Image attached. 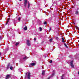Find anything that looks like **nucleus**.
<instances>
[{
    "label": "nucleus",
    "instance_id": "f257e3e1",
    "mask_svg": "<svg viewBox=\"0 0 79 79\" xmlns=\"http://www.w3.org/2000/svg\"><path fill=\"white\" fill-rule=\"evenodd\" d=\"M36 64H37V62L36 61H34V62L30 64L29 66H30L31 65L32 66H35Z\"/></svg>",
    "mask_w": 79,
    "mask_h": 79
},
{
    "label": "nucleus",
    "instance_id": "f03ea898",
    "mask_svg": "<svg viewBox=\"0 0 79 79\" xmlns=\"http://www.w3.org/2000/svg\"><path fill=\"white\" fill-rule=\"evenodd\" d=\"M31 73L29 72L27 73V75L28 79H31V78L30 77L31 76Z\"/></svg>",
    "mask_w": 79,
    "mask_h": 79
},
{
    "label": "nucleus",
    "instance_id": "7ed1b4c3",
    "mask_svg": "<svg viewBox=\"0 0 79 79\" xmlns=\"http://www.w3.org/2000/svg\"><path fill=\"white\" fill-rule=\"evenodd\" d=\"M27 44L28 46H30V45H31V43L29 42V40H27Z\"/></svg>",
    "mask_w": 79,
    "mask_h": 79
},
{
    "label": "nucleus",
    "instance_id": "20e7f679",
    "mask_svg": "<svg viewBox=\"0 0 79 79\" xmlns=\"http://www.w3.org/2000/svg\"><path fill=\"white\" fill-rule=\"evenodd\" d=\"M24 6L26 7L27 5V0H24Z\"/></svg>",
    "mask_w": 79,
    "mask_h": 79
},
{
    "label": "nucleus",
    "instance_id": "39448f33",
    "mask_svg": "<svg viewBox=\"0 0 79 79\" xmlns=\"http://www.w3.org/2000/svg\"><path fill=\"white\" fill-rule=\"evenodd\" d=\"M71 66L72 68H74V65H73V61L72 60L71 62Z\"/></svg>",
    "mask_w": 79,
    "mask_h": 79
},
{
    "label": "nucleus",
    "instance_id": "423d86ee",
    "mask_svg": "<svg viewBox=\"0 0 79 79\" xmlns=\"http://www.w3.org/2000/svg\"><path fill=\"white\" fill-rule=\"evenodd\" d=\"M10 77V75H7L6 77V79H8L9 77Z\"/></svg>",
    "mask_w": 79,
    "mask_h": 79
},
{
    "label": "nucleus",
    "instance_id": "0eeeda50",
    "mask_svg": "<svg viewBox=\"0 0 79 79\" xmlns=\"http://www.w3.org/2000/svg\"><path fill=\"white\" fill-rule=\"evenodd\" d=\"M23 60H27V57L26 56H24L23 58Z\"/></svg>",
    "mask_w": 79,
    "mask_h": 79
},
{
    "label": "nucleus",
    "instance_id": "6e6552de",
    "mask_svg": "<svg viewBox=\"0 0 79 79\" xmlns=\"http://www.w3.org/2000/svg\"><path fill=\"white\" fill-rule=\"evenodd\" d=\"M45 71L44 70H43L42 71V74L43 75H44L45 74Z\"/></svg>",
    "mask_w": 79,
    "mask_h": 79
},
{
    "label": "nucleus",
    "instance_id": "1a4fd4ad",
    "mask_svg": "<svg viewBox=\"0 0 79 79\" xmlns=\"http://www.w3.org/2000/svg\"><path fill=\"white\" fill-rule=\"evenodd\" d=\"M23 29L25 30V31L27 30V27L25 26L23 28Z\"/></svg>",
    "mask_w": 79,
    "mask_h": 79
},
{
    "label": "nucleus",
    "instance_id": "9d476101",
    "mask_svg": "<svg viewBox=\"0 0 79 79\" xmlns=\"http://www.w3.org/2000/svg\"><path fill=\"white\" fill-rule=\"evenodd\" d=\"M75 13L76 15H78V14H79V12L77 10L75 12Z\"/></svg>",
    "mask_w": 79,
    "mask_h": 79
},
{
    "label": "nucleus",
    "instance_id": "9b49d317",
    "mask_svg": "<svg viewBox=\"0 0 79 79\" xmlns=\"http://www.w3.org/2000/svg\"><path fill=\"white\" fill-rule=\"evenodd\" d=\"M10 68V64H8L7 66V69H8V68Z\"/></svg>",
    "mask_w": 79,
    "mask_h": 79
},
{
    "label": "nucleus",
    "instance_id": "f8f14e48",
    "mask_svg": "<svg viewBox=\"0 0 79 79\" xmlns=\"http://www.w3.org/2000/svg\"><path fill=\"white\" fill-rule=\"evenodd\" d=\"M28 8H29V6H30V4H29V2H28Z\"/></svg>",
    "mask_w": 79,
    "mask_h": 79
},
{
    "label": "nucleus",
    "instance_id": "ddd939ff",
    "mask_svg": "<svg viewBox=\"0 0 79 79\" xmlns=\"http://www.w3.org/2000/svg\"><path fill=\"white\" fill-rule=\"evenodd\" d=\"M64 45L66 48H68V46L66 45V43H64Z\"/></svg>",
    "mask_w": 79,
    "mask_h": 79
},
{
    "label": "nucleus",
    "instance_id": "4468645a",
    "mask_svg": "<svg viewBox=\"0 0 79 79\" xmlns=\"http://www.w3.org/2000/svg\"><path fill=\"white\" fill-rule=\"evenodd\" d=\"M42 27H40V31H42Z\"/></svg>",
    "mask_w": 79,
    "mask_h": 79
},
{
    "label": "nucleus",
    "instance_id": "2eb2a0df",
    "mask_svg": "<svg viewBox=\"0 0 79 79\" xmlns=\"http://www.w3.org/2000/svg\"><path fill=\"white\" fill-rule=\"evenodd\" d=\"M19 43H17L15 44L16 46H17V45H19Z\"/></svg>",
    "mask_w": 79,
    "mask_h": 79
},
{
    "label": "nucleus",
    "instance_id": "dca6fc26",
    "mask_svg": "<svg viewBox=\"0 0 79 79\" xmlns=\"http://www.w3.org/2000/svg\"><path fill=\"white\" fill-rule=\"evenodd\" d=\"M13 67L12 66H11V67H10V69L11 70H12V69H13Z\"/></svg>",
    "mask_w": 79,
    "mask_h": 79
},
{
    "label": "nucleus",
    "instance_id": "f3484780",
    "mask_svg": "<svg viewBox=\"0 0 79 79\" xmlns=\"http://www.w3.org/2000/svg\"><path fill=\"white\" fill-rule=\"evenodd\" d=\"M52 40H53V39H51L49 40L50 42H52Z\"/></svg>",
    "mask_w": 79,
    "mask_h": 79
},
{
    "label": "nucleus",
    "instance_id": "a211bd4d",
    "mask_svg": "<svg viewBox=\"0 0 79 79\" xmlns=\"http://www.w3.org/2000/svg\"><path fill=\"white\" fill-rule=\"evenodd\" d=\"M9 21H8V20H7V21H6V24H8V22H9Z\"/></svg>",
    "mask_w": 79,
    "mask_h": 79
},
{
    "label": "nucleus",
    "instance_id": "6ab92c4d",
    "mask_svg": "<svg viewBox=\"0 0 79 79\" xmlns=\"http://www.w3.org/2000/svg\"><path fill=\"white\" fill-rule=\"evenodd\" d=\"M44 24H47V23L46 22H44Z\"/></svg>",
    "mask_w": 79,
    "mask_h": 79
},
{
    "label": "nucleus",
    "instance_id": "aec40b11",
    "mask_svg": "<svg viewBox=\"0 0 79 79\" xmlns=\"http://www.w3.org/2000/svg\"><path fill=\"white\" fill-rule=\"evenodd\" d=\"M62 40L63 42H64V39H63V38H62Z\"/></svg>",
    "mask_w": 79,
    "mask_h": 79
},
{
    "label": "nucleus",
    "instance_id": "412c9836",
    "mask_svg": "<svg viewBox=\"0 0 79 79\" xmlns=\"http://www.w3.org/2000/svg\"><path fill=\"white\" fill-rule=\"evenodd\" d=\"M2 36H0V40H2Z\"/></svg>",
    "mask_w": 79,
    "mask_h": 79
},
{
    "label": "nucleus",
    "instance_id": "4be33fe9",
    "mask_svg": "<svg viewBox=\"0 0 79 79\" xmlns=\"http://www.w3.org/2000/svg\"><path fill=\"white\" fill-rule=\"evenodd\" d=\"M18 20H19V21H20V20H21V18L19 17V18Z\"/></svg>",
    "mask_w": 79,
    "mask_h": 79
},
{
    "label": "nucleus",
    "instance_id": "5701e85b",
    "mask_svg": "<svg viewBox=\"0 0 79 79\" xmlns=\"http://www.w3.org/2000/svg\"><path fill=\"white\" fill-rule=\"evenodd\" d=\"M49 62V63H52V60H51Z\"/></svg>",
    "mask_w": 79,
    "mask_h": 79
},
{
    "label": "nucleus",
    "instance_id": "b1692460",
    "mask_svg": "<svg viewBox=\"0 0 79 79\" xmlns=\"http://www.w3.org/2000/svg\"><path fill=\"white\" fill-rule=\"evenodd\" d=\"M39 24H40L41 23H42V22H41V21H39Z\"/></svg>",
    "mask_w": 79,
    "mask_h": 79
},
{
    "label": "nucleus",
    "instance_id": "393cba45",
    "mask_svg": "<svg viewBox=\"0 0 79 79\" xmlns=\"http://www.w3.org/2000/svg\"><path fill=\"white\" fill-rule=\"evenodd\" d=\"M54 75H55V73L52 74V76H54Z\"/></svg>",
    "mask_w": 79,
    "mask_h": 79
},
{
    "label": "nucleus",
    "instance_id": "a878e982",
    "mask_svg": "<svg viewBox=\"0 0 79 79\" xmlns=\"http://www.w3.org/2000/svg\"><path fill=\"white\" fill-rule=\"evenodd\" d=\"M7 21H10V18H8L7 19Z\"/></svg>",
    "mask_w": 79,
    "mask_h": 79
},
{
    "label": "nucleus",
    "instance_id": "bb28decb",
    "mask_svg": "<svg viewBox=\"0 0 79 79\" xmlns=\"http://www.w3.org/2000/svg\"><path fill=\"white\" fill-rule=\"evenodd\" d=\"M61 79H63V77H61Z\"/></svg>",
    "mask_w": 79,
    "mask_h": 79
},
{
    "label": "nucleus",
    "instance_id": "cd10ccee",
    "mask_svg": "<svg viewBox=\"0 0 79 79\" xmlns=\"http://www.w3.org/2000/svg\"><path fill=\"white\" fill-rule=\"evenodd\" d=\"M51 28L50 27L49 31H51Z\"/></svg>",
    "mask_w": 79,
    "mask_h": 79
},
{
    "label": "nucleus",
    "instance_id": "c85d7f7f",
    "mask_svg": "<svg viewBox=\"0 0 79 79\" xmlns=\"http://www.w3.org/2000/svg\"><path fill=\"white\" fill-rule=\"evenodd\" d=\"M76 27H77L78 29L79 28V27H77V26H76Z\"/></svg>",
    "mask_w": 79,
    "mask_h": 79
},
{
    "label": "nucleus",
    "instance_id": "c756f323",
    "mask_svg": "<svg viewBox=\"0 0 79 79\" xmlns=\"http://www.w3.org/2000/svg\"><path fill=\"white\" fill-rule=\"evenodd\" d=\"M34 40H35V41L36 39H35V38H34Z\"/></svg>",
    "mask_w": 79,
    "mask_h": 79
},
{
    "label": "nucleus",
    "instance_id": "7c9ffc66",
    "mask_svg": "<svg viewBox=\"0 0 79 79\" xmlns=\"http://www.w3.org/2000/svg\"><path fill=\"white\" fill-rule=\"evenodd\" d=\"M48 79H50V77H49Z\"/></svg>",
    "mask_w": 79,
    "mask_h": 79
},
{
    "label": "nucleus",
    "instance_id": "2f4dec72",
    "mask_svg": "<svg viewBox=\"0 0 79 79\" xmlns=\"http://www.w3.org/2000/svg\"><path fill=\"white\" fill-rule=\"evenodd\" d=\"M1 55V53H0V56Z\"/></svg>",
    "mask_w": 79,
    "mask_h": 79
},
{
    "label": "nucleus",
    "instance_id": "473e14b6",
    "mask_svg": "<svg viewBox=\"0 0 79 79\" xmlns=\"http://www.w3.org/2000/svg\"><path fill=\"white\" fill-rule=\"evenodd\" d=\"M0 16H2V15H1L0 14Z\"/></svg>",
    "mask_w": 79,
    "mask_h": 79
},
{
    "label": "nucleus",
    "instance_id": "72a5a7b5",
    "mask_svg": "<svg viewBox=\"0 0 79 79\" xmlns=\"http://www.w3.org/2000/svg\"><path fill=\"white\" fill-rule=\"evenodd\" d=\"M20 1H21L22 0H19Z\"/></svg>",
    "mask_w": 79,
    "mask_h": 79
},
{
    "label": "nucleus",
    "instance_id": "f704fd0d",
    "mask_svg": "<svg viewBox=\"0 0 79 79\" xmlns=\"http://www.w3.org/2000/svg\"><path fill=\"white\" fill-rule=\"evenodd\" d=\"M78 74H79V71H78Z\"/></svg>",
    "mask_w": 79,
    "mask_h": 79
},
{
    "label": "nucleus",
    "instance_id": "c9c22d12",
    "mask_svg": "<svg viewBox=\"0 0 79 79\" xmlns=\"http://www.w3.org/2000/svg\"><path fill=\"white\" fill-rule=\"evenodd\" d=\"M32 62H34V61H32Z\"/></svg>",
    "mask_w": 79,
    "mask_h": 79
},
{
    "label": "nucleus",
    "instance_id": "e433bc0d",
    "mask_svg": "<svg viewBox=\"0 0 79 79\" xmlns=\"http://www.w3.org/2000/svg\"><path fill=\"white\" fill-rule=\"evenodd\" d=\"M26 74H27V73H26Z\"/></svg>",
    "mask_w": 79,
    "mask_h": 79
}]
</instances>
